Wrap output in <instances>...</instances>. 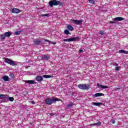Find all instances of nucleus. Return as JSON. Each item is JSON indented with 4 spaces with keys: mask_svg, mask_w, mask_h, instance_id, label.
Segmentation results:
<instances>
[{
    "mask_svg": "<svg viewBox=\"0 0 128 128\" xmlns=\"http://www.w3.org/2000/svg\"><path fill=\"white\" fill-rule=\"evenodd\" d=\"M36 80H37V82H42L44 80V78L42 76H38L36 77Z\"/></svg>",
    "mask_w": 128,
    "mask_h": 128,
    "instance_id": "obj_12",
    "label": "nucleus"
},
{
    "mask_svg": "<svg viewBox=\"0 0 128 128\" xmlns=\"http://www.w3.org/2000/svg\"><path fill=\"white\" fill-rule=\"evenodd\" d=\"M30 102H31L32 104H36V102H34V100Z\"/></svg>",
    "mask_w": 128,
    "mask_h": 128,
    "instance_id": "obj_33",
    "label": "nucleus"
},
{
    "mask_svg": "<svg viewBox=\"0 0 128 128\" xmlns=\"http://www.w3.org/2000/svg\"><path fill=\"white\" fill-rule=\"evenodd\" d=\"M92 104L94 106H102V104L101 102H92Z\"/></svg>",
    "mask_w": 128,
    "mask_h": 128,
    "instance_id": "obj_16",
    "label": "nucleus"
},
{
    "mask_svg": "<svg viewBox=\"0 0 128 128\" xmlns=\"http://www.w3.org/2000/svg\"><path fill=\"white\" fill-rule=\"evenodd\" d=\"M104 96V94L102 93H96L94 95V96H95L96 98H98V96Z\"/></svg>",
    "mask_w": 128,
    "mask_h": 128,
    "instance_id": "obj_15",
    "label": "nucleus"
},
{
    "mask_svg": "<svg viewBox=\"0 0 128 128\" xmlns=\"http://www.w3.org/2000/svg\"><path fill=\"white\" fill-rule=\"evenodd\" d=\"M78 88H80L81 90H90V85L88 84H80L78 85Z\"/></svg>",
    "mask_w": 128,
    "mask_h": 128,
    "instance_id": "obj_4",
    "label": "nucleus"
},
{
    "mask_svg": "<svg viewBox=\"0 0 128 128\" xmlns=\"http://www.w3.org/2000/svg\"><path fill=\"white\" fill-rule=\"evenodd\" d=\"M110 24H116V22L114 21H110Z\"/></svg>",
    "mask_w": 128,
    "mask_h": 128,
    "instance_id": "obj_37",
    "label": "nucleus"
},
{
    "mask_svg": "<svg viewBox=\"0 0 128 128\" xmlns=\"http://www.w3.org/2000/svg\"><path fill=\"white\" fill-rule=\"evenodd\" d=\"M34 42L36 46H40V44H42V42L41 40H34Z\"/></svg>",
    "mask_w": 128,
    "mask_h": 128,
    "instance_id": "obj_8",
    "label": "nucleus"
},
{
    "mask_svg": "<svg viewBox=\"0 0 128 128\" xmlns=\"http://www.w3.org/2000/svg\"><path fill=\"white\" fill-rule=\"evenodd\" d=\"M100 88H104H104H108V86H106L104 85L100 84Z\"/></svg>",
    "mask_w": 128,
    "mask_h": 128,
    "instance_id": "obj_24",
    "label": "nucleus"
},
{
    "mask_svg": "<svg viewBox=\"0 0 128 128\" xmlns=\"http://www.w3.org/2000/svg\"><path fill=\"white\" fill-rule=\"evenodd\" d=\"M62 6V2L56 0H52L49 2V6L52 8L54 6Z\"/></svg>",
    "mask_w": 128,
    "mask_h": 128,
    "instance_id": "obj_2",
    "label": "nucleus"
},
{
    "mask_svg": "<svg viewBox=\"0 0 128 128\" xmlns=\"http://www.w3.org/2000/svg\"><path fill=\"white\" fill-rule=\"evenodd\" d=\"M68 30H74V27H72V26H70V25H68L66 26Z\"/></svg>",
    "mask_w": 128,
    "mask_h": 128,
    "instance_id": "obj_18",
    "label": "nucleus"
},
{
    "mask_svg": "<svg viewBox=\"0 0 128 128\" xmlns=\"http://www.w3.org/2000/svg\"><path fill=\"white\" fill-rule=\"evenodd\" d=\"M25 82L26 84H35L34 80H25Z\"/></svg>",
    "mask_w": 128,
    "mask_h": 128,
    "instance_id": "obj_13",
    "label": "nucleus"
},
{
    "mask_svg": "<svg viewBox=\"0 0 128 128\" xmlns=\"http://www.w3.org/2000/svg\"><path fill=\"white\" fill-rule=\"evenodd\" d=\"M114 66H118V64L117 63H114Z\"/></svg>",
    "mask_w": 128,
    "mask_h": 128,
    "instance_id": "obj_36",
    "label": "nucleus"
},
{
    "mask_svg": "<svg viewBox=\"0 0 128 128\" xmlns=\"http://www.w3.org/2000/svg\"><path fill=\"white\" fill-rule=\"evenodd\" d=\"M14 97H10V96L8 95V102H14Z\"/></svg>",
    "mask_w": 128,
    "mask_h": 128,
    "instance_id": "obj_17",
    "label": "nucleus"
},
{
    "mask_svg": "<svg viewBox=\"0 0 128 128\" xmlns=\"http://www.w3.org/2000/svg\"><path fill=\"white\" fill-rule=\"evenodd\" d=\"M80 40V37L77 36V37H74V38H71L67 39H64L63 40V42H76Z\"/></svg>",
    "mask_w": 128,
    "mask_h": 128,
    "instance_id": "obj_3",
    "label": "nucleus"
},
{
    "mask_svg": "<svg viewBox=\"0 0 128 128\" xmlns=\"http://www.w3.org/2000/svg\"><path fill=\"white\" fill-rule=\"evenodd\" d=\"M119 52H120V54H128V51H126L124 50H119Z\"/></svg>",
    "mask_w": 128,
    "mask_h": 128,
    "instance_id": "obj_20",
    "label": "nucleus"
},
{
    "mask_svg": "<svg viewBox=\"0 0 128 128\" xmlns=\"http://www.w3.org/2000/svg\"><path fill=\"white\" fill-rule=\"evenodd\" d=\"M21 32H22V31H17V32H15V34H16V36H18V35L20 34Z\"/></svg>",
    "mask_w": 128,
    "mask_h": 128,
    "instance_id": "obj_26",
    "label": "nucleus"
},
{
    "mask_svg": "<svg viewBox=\"0 0 128 128\" xmlns=\"http://www.w3.org/2000/svg\"><path fill=\"white\" fill-rule=\"evenodd\" d=\"M5 36H6L7 38H10V36H12V33L10 32H6L4 33Z\"/></svg>",
    "mask_w": 128,
    "mask_h": 128,
    "instance_id": "obj_19",
    "label": "nucleus"
},
{
    "mask_svg": "<svg viewBox=\"0 0 128 128\" xmlns=\"http://www.w3.org/2000/svg\"><path fill=\"white\" fill-rule=\"evenodd\" d=\"M64 34H70V31H68V30H64Z\"/></svg>",
    "mask_w": 128,
    "mask_h": 128,
    "instance_id": "obj_25",
    "label": "nucleus"
},
{
    "mask_svg": "<svg viewBox=\"0 0 128 128\" xmlns=\"http://www.w3.org/2000/svg\"><path fill=\"white\" fill-rule=\"evenodd\" d=\"M101 124H102V122H99L98 123H94V124H92V126H100Z\"/></svg>",
    "mask_w": 128,
    "mask_h": 128,
    "instance_id": "obj_21",
    "label": "nucleus"
},
{
    "mask_svg": "<svg viewBox=\"0 0 128 128\" xmlns=\"http://www.w3.org/2000/svg\"><path fill=\"white\" fill-rule=\"evenodd\" d=\"M51 42V44H56V42Z\"/></svg>",
    "mask_w": 128,
    "mask_h": 128,
    "instance_id": "obj_39",
    "label": "nucleus"
},
{
    "mask_svg": "<svg viewBox=\"0 0 128 128\" xmlns=\"http://www.w3.org/2000/svg\"><path fill=\"white\" fill-rule=\"evenodd\" d=\"M4 62H6V64H10V66H16L18 64L14 62V61L8 58H4Z\"/></svg>",
    "mask_w": 128,
    "mask_h": 128,
    "instance_id": "obj_5",
    "label": "nucleus"
},
{
    "mask_svg": "<svg viewBox=\"0 0 128 128\" xmlns=\"http://www.w3.org/2000/svg\"><path fill=\"white\" fill-rule=\"evenodd\" d=\"M42 16H50V14H42Z\"/></svg>",
    "mask_w": 128,
    "mask_h": 128,
    "instance_id": "obj_29",
    "label": "nucleus"
},
{
    "mask_svg": "<svg viewBox=\"0 0 128 128\" xmlns=\"http://www.w3.org/2000/svg\"><path fill=\"white\" fill-rule=\"evenodd\" d=\"M42 60H50V56L46 55H43L42 56Z\"/></svg>",
    "mask_w": 128,
    "mask_h": 128,
    "instance_id": "obj_14",
    "label": "nucleus"
},
{
    "mask_svg": "<svg viewBox=\"0 0 128 128\" xmlns=\"http://www.w3.org/2000/svg\"><path fill=\"white\" fill-rule=\"evenodd\" d=\"M59 100L60 99L56 98H52L46 99V104H48V106H51V104H52L54 102H58Z\"/></svg>",
    "mask_w": 128,
    "mask_h": 128,
    "instance_id": "obj_1",
    "label": "nucleus"
},
{
    "mask_svg": "<svg viewBox=\"0 0 128 128\" xmlns=\"http://www.w3.org/2000/svg\"><path fill=\"white\" fill-rule=\"evenodd\" d=\"M9 76H10L12 78H14V74H10Z\"/></svg>",
    "mask_w": 128,
    "mask_h": 128,
    "instance_id": "obj_27",
    "label": "nucleus"
},
{
    "mask_svg": "<svg viewBox=\"0 0 128 128\" xmlns=\"http://www.w3.org/2000/svg\"><path fill=\"white\" fill-rule=\"evenodd\" d=\"M112 124H116V121L115 120H112Z\"/></svg>",
    "mask_w": 128,
    "mask_h": 128,
    "instance_id": "obj_38",
    "label": "nucleus"
},
{
    "mask_svg": "<svg viewBox=\"0 0 128 128\" xmlns=\"http://www.w3.org/2000/svg\"><path fill=\"white\" fill-rule=\"evenodd\" d=\"M46 42H50V41L49 40H44Z\"/></svg>",
    "mask_w": 128,
    "mask_h": 128,
    "instance_id": "obj_35",
    "label": "nucleus"
},
{
    "mask_svg": "<svg viewBox=\"0 0 128 128\" xmlns=\"http://www.w3.org/2000/svg\"><path fill=\"white\" fill-rule=\"evenodd\" d=\"M12 12L14 14H20V10L16 8H13L12 9Z\"/></svg>",
    "mask_w": 128,
    "mask_h": 128,
    "instance_id": "obj_11",
    "label": "nucleus"
},
{
    "mask_svg": "<svg viewBox=\"0 0 128 128\" xmlns=\"http://www.w3.org/2000/svg\"><path fill=\"white\" fill-rule=\"evenodd\" d=\"M99 34H100L102 35L104 34V32L102 31V30H100V32H99Z\"/></svg>",
    "mask_w": 128,
    "mask_h": 128,
    "instance_id": "obj_31",
    "label": "nucleus"
},
{
    "mask_svg": "<svg viewBox=\"0 0 128 128\" xmlns=\"http://www.w3.org/2000/svg\"><path fill=\"white\" fill-rule=\"evenodd\" d=\"M97 86H98V88H100V85L99 84H97Z\"/></svg>",
    "mask_w": 128,
    "mask_h": 128,
    "instance_id": "obj_40",
    "label": "nucleus"
},
{
    "mask_svg": "<svg viewBox=\"0 0 128 128\" xmlns=\"http://www.w3.org/2000/svg\"><path fill=\"white\" fill-rule=\"evenodd\" d=\"M124 20V18L122 17H116L115 18H113V20L116 22H122V20Z\"/></svg>",
    "mask_w": 128,
    "mask_h": 128,
    "instance_id": "obj_10",
    "label": "nucleus"
},
{
    "mask_svg": "<svg viewBox=\"0 0 128 128\" xmlns=\"http://www.w3.org/2000/svg\"><path fill=\"white\" fill-rule=\"evenodd\" d=\"M0 98L2 100V102H8V94H0Z\"/></svg>",
    "mask_w": 128,
    "mask_h": 128,
    "instance_id": "obj_6",
    "label": "nucleus"
},
{
    "mask_svg": "<svg viewBox=\"0 0 128 128\" xmlns=\"http://www.w3.org/2000/svg\"><path fill=\"white\" fill-rule=\"evenodd\" d=\"M79 52H80V54L82 53V52H84V50H79Z\"/></svg>",
    "mask_w": 128,
    "mask_h": 128,
    "instance_id": "obj_34",
    "label": "nucleus"
},
{
    "mask_svg": "<svg viewBox=\"0 0 128 128\" xmlns=\"http://www.w3.org/2000/svg\"><path fill=\"white\" fill-rule=\"evenodd\" d=\"M82 22H84L82 20H72V24H76L78 25L82 24Z\"/></svg>",
    "mask_w": 128,
    "mask_h": 128,
    "instance_id": "obj_7",
    "label": "nucleus"
},
{
    "mask_svg": "<svg viewBox=\"0 0 128 128\" xmlns=\"http://www.w3.org/2000/svg\"><path fill=\"white\" fill-rule=\"evenodd\" d=\"M115 68H116V70H117V71L120 70V67H118V66H116Z\"/></svg>",
    "mask_w": 128,
    "mask_h": 128,
    "instance_id": "obj_32",
    "label": "nucleus"
},
{
    "mask_svg": "<svg viewBox=\"0 0 128 128\" xmlns=\"http://www.w3.org/2000/svg\"><path fill=\"white\" fill-rule=\"evenodd\" d=\"M89 2L90 4H95V2L94 0H90Z\"/></svg>",
    "mask_w": 128,
    "mask_h": 128,
    "instance_id": "obj_28",
    "label": "nucleus"
},
{
    "mask_svg": "<svg viewBox=\"0 0 128 128\" xmlns=\"http://www.w3.org/2000/svg\"><path fill=\"white\" fill-rule=\"evenodd\" d=\"M72 106V103H70V104H68L67 106H68V108H70Z\"/></svg>",
    "mask_w": 128,
    "mask_h": 128,
    "instance_id": "obj_30",
    "label": "nucleus"
},
{
    "mask_svg": "<svg viewBox=\"0 0 128 128\" xmlns=\"http://www.w3.org/2000/svg\"><path fill=\"white\" fill-rule=\"evenodd\" d=\"M2 79L4 80V82H10V78L6 75H5L2 77Z\"/></svg>",
    "mask_w": 128,
    "mask_h": 128,
    "instance_id": "obj_9",
    "label": "nucleus"
},
{
    "mask_svg": "<svg viewBox=\"0 0 128 128\" xmlns=\"http://www.w3.org/2000/svg\"><path fill=\"white\" fill-rule=\"evenodd\" d=\"M42 77L45 78H52V76L50 75H44Z\"/></svg>",
    "mask_w": 128,
    "mask_h": 128,
    "instance_id": "obj_22",
    "label": "nucleus"
},
{
    "mask_svg": "<svg viewBox=\"0 0 128 128\" xmlns=\"http://www.w3.org/2000/svg\"><path fill=\"white\" fill-rule=\"evenodd\" d=\"M0 38L2 40H4L6 38V35L5 34H2L0 36Z\"/></svg>",
    "mask_w": 128,
    "mask_h": 128,
    "instance_id": "obj_23",
    "label": "nucleus"
}]
</instances>
